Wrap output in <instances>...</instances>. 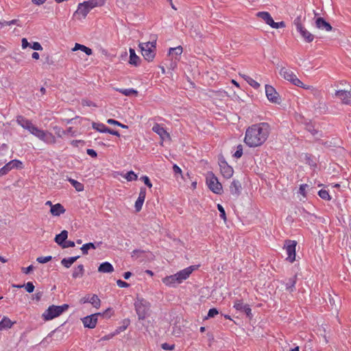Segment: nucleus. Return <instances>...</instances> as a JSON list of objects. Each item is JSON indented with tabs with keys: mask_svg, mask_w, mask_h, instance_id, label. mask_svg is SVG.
<instances>
[{
	"mask_svg": "<svg viewBox=\"0 0 351 351\" xmlns=\"http://www.w3.org/2000/svg\"><path fill=\"white\" fill-rule=\"evenodd\" d=\"M270 130L269 125L265 122L252 125L245 131L244 142L250 147L261 146L268 138Z\"/></svg>",
	"mask_w": 351,
	"mask_h": 351,
	"instance_id": "obj_1",
	"label": "nucleus"
},
{
	"mask_svg": "<svg viewBox=\"0 0 351 351\" xmlns=\"http://www.w3.org/2000/svg\"><path fill=\"white\" fill-rule=\"evenodd\" d=\"M16 122L23 128L28 130L32 135L45 143L48 145H54L56 143L57 139L55 135L47 130L39 129L38 127L34 125L31 121L27 119L24 117H17Z\"/></svg>",
	"mask_w": 351,
	"mask_h": 351,
	"instance_id": "obj_2",
	"label": "nucleus"
},
{
	"mask_svg": "<svg viewBox=\"0 0 351 351\" xmlns=\"http://www.w3.org/2000/svg\"><path fill=\"white\" fill-rule=\"evenodd\" d=\"M279 74L285 80L290 82L296 86L303 88L306 90H309L313 88L311 86L304 84L303 82L297 77L296 75L288 68L282 67L279 71Z\"/></svg>",
	"mask_w": 351,
	"mask_h": 351,
	"instance_id": "obj_3",
	"label": "nucleus"
},
{
	"mask_svg": "<svg viewBox=\"0 0 351 351\" xmlns=\"http://www.w3.org/2000/svg\"><path fill=\"white\" fill-rule=\"evenodd\" d=\"M139 47L143 58L148 62H152L156 56V40L152 42L141 43Z\"/></svg>",
	"mask_w": 351,
	"mask_h": 351,
	"instance_id": "obj_4",
	"label": "nucleus"
},
{
	"mask_svg": "<svg viewBox=\"0 0 351 351\" xmlns=\"http://www.w3.org/2000/svg\"><path fill=\"white\" fill-rule=\"evenodd\" d=\"M69 308L68 304H63L62 306L51 305L43 313L42 317L45 321L51 320L60 316L64 311H66Z\"/></svg>",
	"mask_w": 351,
	"mask_h": 351,
	"instance_id": "obj_5",
	"label": "nucleus"
},
{
	"mask_svg": "<svg viewBox=\"0 0 351 351\" xmlns=\"http://www.w3.org/2000/svg\"><path fill=\"white\" fill-rule=\"evenodd\" d=\"M256 16L272 28L278 29L286 27V24L284 21L274 22L271 14L268 12H259L256 14Z\"/></svg>",
	"mask_w": 351,
	"mask_h": 351,
	"instance_id": "obj_6",
	"label": "nucleus"
},
{
	"mask_svg": "<svg viewBox=\"0 0 351 351\" xmlns=\"http://www.w3.org/2000/svg\"><path fill=\"white\" fill-rule=\"evenodd\" d=\"M206 183L208 188L216 194H221L223 191L222 185L217 178L213 174H208L206 177Z\"/></svg>",
	"mask_w": 351,
	"mask_h": 351,
	"instance_id": "obj_7",
	"label": "nucleus"
},
{
	"mask_svg": "<svg viewBox=\"0 0 351 351\" xmlns=\"http://www.w3.org/2000/svg\"><path fill=\"white\" fill-rule=\"evenodd\" d=\"M135 308L139 319H145L149 314V303L142 300L135 304Z\"/></svg>",
	"mask_w": 351,
	"mask_h": 351,
	"instance_id": "obj_8",
	"label": "nucleus"
},
{
	"mask_svg": "<svg viewBox=\"0 0 351 351\" xmlns=\"http://www.w3.org/2000/svg\"><path fill=\"white\" fill-rule=\"evenodd\" d=\"M297 242L293 240H287L285 241V249L287 255V260L290 263H293L295 261V248Z\"/></svg>",
	"mask_w": 351,
	"mask_h": 351,
	"instance_id": "obj_9",
	"label": "nucleus"
},
{
	"mask_svg": "<svg viewBox=\"0 0 351 351\" xmlns=\"http://www.w3.org/2000/svg\"><path fill=\"white\" fill-rule=\"evenodd\" d=\"M265 95L270 102L274 104L280 103V98L279 94L272 86L268 84L265 85Z\"/></svg>",
	"mask_w": 351,
	"mask_h": 351,
	"instance_id": "obj_10",
	"label": "nucleus"
},
{
	"mask_svg": "<svg viewBox=\"0 0 351 351\" xmlns=\"http://www.w3.org/2000/svg\"><path fill=\"white\" fill-rule=\"evenodd\" d=\"M105 313H102V315H104ZM101 313H94L90 315H88L85 317H84L82 321V323L86 328H95L97 320H98V316L101 315Z\"/></svg>",
	"mask_w": 351,
	"mask_h": 351,
	"instance_id": "obj_11",
	"label": "nucleus"
},
{
	"mask_svg": "<svg viewBox=\"0 0 351 351\" xmlns=\"http://www.w3.org/2000/svg\"><path fill=\"white\" fill-rule=\"evenodd\" d=\"M152 130L159 135L160 138V145L167 139H170V134L166 131L164 127L158 123H155L152 127Z\"/></svg>",
	"mask_w": 351,
	"mask_h": 351,
	"instance_id": "obj_12",
	"label": "nucleus"
},
{
	"mask_svg": "<svg viewBox=\"0 0 351 351\" xmlns=\"http://www.w3.org/2000/svg\"><path fill=\"white\" fill-rule=\"evenodd\" d=\"M91 10L88 8L86 3L84 1L83 3H80L77 5V9L74 13V16L77 17V19L82 20L86 19L87 14L90 12Z\"/></svg>",
	"mask_w": 351,
	"mask_h": 351,
	"instance_id": "obj_13",
	"label": "nucleus"
},
{
	"mask_svg": "<svg viewBox=\"0 0 351 351\" xmlns=\"http://www.w3.org/2000/svg\"><path fill=\"white\" fill-rule=\"evenodd\" d=\"M198 267V265H191L177 272L176 275L180 280V282L182 283L183 281L189 278L193 271L197 269Z\"/></svg>",
	"mask_w": 351,
	"mask_h": 351,
	"instance_id": "obj_14",
	"label": "nucleus"
},
{
	"mask_svg": "<svg viewBox=\"0 0 351 351\" xmlns=\"http://www.w3.org/2000/svg\"><path fill=\"white\" fill-rule=\"evenodd\" d=\"M335 96L339 98L341 103L346 105L351 104V93L345 90H337Z\"/></svg>",
	"mask_w": 351,
	"mask_h": 351,
	"instance_id": "obj_15",
	"label": "nucleus"
},
{
	"mask_svg": "<svg viewBox=\"0 0 351 351\" xmlns=\"http://www.w3.org/2000/svg\"><path fill=\"white\" fill-rule=\"evenodd\" d=\"M162 282L163 284H165L166 286L169 287H175L178 285L181 284L176 274L163 278L162 279Z\"/></svg>",
	"mask_w": 351,
	"mask_h": 351,
	"instance_id": "obj_16",
	"label": "nucleus"
},
{
	"mask_svg": "<svg viewBox=\"0 0 351 351\" xmlns=\"http://www.w3.org/2000/svg\"><path fill=\"white\" fill-rule=\"evenodd\" d=\"M219 166L221 173L225 178L229 179L232 176L234 170L226 162H221Z\"/></svg>",
	"mask_w": 351,
	"mask_h": 351,
	"instance_id": "obj_17",
	"label": "nucleus"
},
{
	"mask_svg": "<svg viewBox=\"0 0 351 351\" xmlns=\"http://www.w3.org/2000/svg\"><path fill=\"white\" fill-rule=\"evenodd\" d=\"M146 197V189L143 187H141L140 189V192L138 194V199L135 202V209L136 212H139L142 209V206L143 205L144 201Z\"/></svg>",
	"mask_w": 351,
	"mask_h": 351,
	"instance_id": "obj_18",
	"label": "nucleus"
},
{
	"mask_svg": "<svg viewBox=\"0 0 351 351\" xmlns=\"http://www.w3.org/2000/svg\"><path fill=\"white\" fill-rule=\"evenodd\" d=\"M315 25L319 29L329 32L332 29V26L326 22L322 17H318L315 20Z\"/></svg>",
	"mask_w": 351,
	"mask_h": 351,
	"instance_id": "obj_19",
	"label": "nucleus"
},
{
	"mask_svg": "<svg viewBox=\"0 0 351 351\" xmlns=\"http://www.w3.org/2000/svg\"><path fill=\"white\" fill-rule=\"evenodd\" d=\"M66 210L64 206L60 204H56L51 206L50 213L53 216H60L65 213Z\"/></svg>",
	"mask_w": 351,
	"mask_h": 351,
	"instance_id": "obj_20",
	"label": "nucleus"
},
{
	"mask_svg": "<svg viewBox=\"0 0 351 351\" xmlns=\"http://www.w3.org/2000/svg\"><path fill=\"white\" fill-rule=\"evenodd\" d=\"M98 271L100 273H112L114 271V267L111 263L104 262L99 266Z\"/></svg>",
	"mask_w": 351,
	"mask_h": 351,
	"instance_id": "obj_21",
	"label": "nucleus"
},
{
	"mask_svg": "<svg viewBox=\"0 0 351 351\" xmlns=\"http://www.w3.org/2000/svg\"><path fill=\"white\" fill-rule=\"evenodd\" d=\"M68 237V232L65 230H62L60 234H57L55 237V242L58 243L59 245L62 246V245L66 241Z\"/></svg>",
	"mask_w": 351,
	"mask_h": 351,
	"instance_id": "obj_22",
	"label": "nucleus"
},
{
	"mask_svg": "<svg viewBox=\"0 0 351 351\" xmlns=\"http://www.w3.org/2000/svg\"><path fill=\"white\" fill-rule=\"evenodd\" d=\"M77 50H81L82 51L84 52L88 56H90L93 54V51L90 48L87 47L86 46L79 44V43H75L74 47L72 49V51H75Z\"/></svg>",
	"mask_w": 351,
	"mask_h": 351,
	"instance_id": "obj_23",
	"label": "nucleus"
},
{
	"mask_svg": "<svg viewBox=\"0 0 351 351\" xmlns=\"http://www.w3.org/2000/svg\"><path fill=\"white\" fill-rule=\"evenodd\" d=\"M240 75L254 88L258 89L260 88L261 84L249 75L245 74H240Z\"/></svg>",
	"mask_w": 351,
	"mask_h": 351,
	"instance_id": "obj_24",
	"label": "nucleus"
},
{
	"mask_svg": "<svg viewBox=\"0 0 351 351\" xmlns=\"http://www.w3.org/2000/svg\"><path fill=\"white\" fill-rule=\"evenodd\" d=\"M301 36L307 43H311L314 40V36L308 32L305 27L299 31Z\"/></svg>",
	"mask_w": 351,
	"mask_h": 351,
	"instance_id": "obj_25",
	"label": "nucleus"
},
{
	"mask_svg": "<svg viewBox=\"0 0 351 351\" xmlns=\"http://www.w3.org/2000/svg\"><path fill=\"white\" fill-rule=\"evenodd\" d=\"M84 273V269L83 265H79L77 267H74L72 277L75 279L82 278Z\"/></svg>",
	"mask_w": 351,
	"mask_h": 351,
	"instance_id": "obj_26",
	"label": "nucleus"
},
{
	"mask_svg": "<svg viewBox=\"0 0 351 351\" xmlns=\"http://www.w3.org/2000/svg\"><path fill=\"white\" fill-rule=\"evenodd\" d=\"M130 64L137 66L139 64L140 58L136 54L134 49L130 48Z\"/></svg>",
	"mask_w": 351,
	"mask_h": 351,
	"instance_id": "obj_27",
	"label": "nucleus"
},
{
	"mask_svg": "<svg viewBox=\"0 0 351 351\" xmlns=\"http://www.w3.org/2000/svg\"><path fill=\"white\" fill-rule=\"evenodd\" d=\"M241 185L238 181L233 180L230 186V191L232 195H238L240 193Z\"/></svg>",
	"mask_w": 351,
	"mask_h": 351,
	"instance_id": "obj_28",
	"label": "nucleus"
},
{
	"mask_svg": "<svg viewBox=\"0 0 351 351\" xmlns=\"http://www.w3.org/2000/svg\"><path fill=\"white\" fill-rule=\"evenodd\" d=\"M79 256L69 257L68 258H63L61 261V264L66 268H69L78 258Z\"/></svg>",
	"mask_w": 351,
	"mask_h": 351,
	"instance_id": "obj_29",
	"label": "nucleus"
},
{
	"mask_svg": "<svg viewBox=\"0 0 351 351\" xmlns=\"http://www.w3.org/2000/svg\"><path fill=\"white\" fill-rule=\"evenodd\" d=\"M67 180L71 183V184L75 188V189L77 192H82L84 189V184L73 178H68Z\"/></svg>",
	"mask_w": 351,
	"mask_h": 351,
	"instance_id": "obj_30",
	"label": "nucleus"
},
{
	"mask_svg": "<svg viewBox=\"0 0 351 351\" xmlns=\"http://www.w3.org/2000/svg\"><path fill=\"white\" fill-rule=\"evenodd\" d=\"M84 2L92 10L96 7L102 6L105 3V0H88Z\"/></svg>",
	"mask_w": 351,
	"mask_h": 351,
	"instance_id": "obj_31",
	"label": "nucleus"
},
{
	"mask_svg": "<svg viewBox=\"0 0 351 351\" xmlns=\"http://www.w3.org/2000/svg\"><path fill=\"white\" fill-rule=\"evenodd\" d=\"M13 325V322L7 317H3L0 322V330L10 328Z\"/></svg>",
	"mask_w": 351,
	"mask_h": 351,
	"instance_id": "obj_32",
	"label": "nucleus"
},
{
	"mask_svg": "<svg viewBox=\"0 0 351 351\" xmlns=\"http://www.w3.org/2000/svg\"><path fill=\"white\" fill-rule=\"evenodd\" d=\"M115 90L121 93V94L125 96H130L132 95H136L138 94V91L133 88H114Z\"/></svg>",
	"mask_w": 351,
	"mask_h": 351,
	"instance_id": "obj_33",
	"label": "nucleus"
},
{
	"mask_svg": "<svg viewBox=\"0 0 351 351\" xmlns=\"http://www.w3.org/2000/svg\"><path fill=\"white\" fill-rule=\"evenodd\" d=\"M93 307L98 309L101 306V300L99 297L96 294H92L91 297H90V302Z\"/></svg>",
	"mask_w": 351,
	"mask_h": 351,
	"instance_id": "obj_34",
	"label": "nucleus"
},
{
	"mask_svg": "<svg viewBox=\"0 0 351 351\" xmlns=\"http://www.w3.org/2000/svg\"><path fill=\"white\" fill-rule=\"evenodd\" d=\"M183 49L182 46H178L176 47L169 49V55L176 56L175 58L177 59L178 56H180L182 53Z\"/></svg>",
	"mask_w": 351,
	"mask_h": 351,
	"instance_id": "obj_35",
	"label": "nucleus"
},
{
	"mask_svg": "<svg viewBox=\"0 0 351 351\" xmlns=\"http://www.w3.org/2000/svg\"><path fill=\"white\" fill-rule=\"evenodd\" d=\"M90 249H93V250L96 249V246L93 243H85L80 248V250L84 255L88 254V250H90Z\"/></svg>",
	"mask_w": 351,
	"mask_h": 351,
	"instance_id": "obj_36",
	"label": "nucleus"
},
{
	"mask_svg": "<svg viewBox=\"0 0 351 351\" xmlns=\"http://www.w3.org/2000/svg\"><path fill=\"white\" fill-rule=\"evenodd\" d=\"M93 128L101 133H106L108 127L104 123H93Z\"/></svg>",
	"mask_w": 351,
	"mask_h": 351,
	"instance_id": "obj_37",
	"label": "nucleus"
},
{
	"mask_svg": "<svg viewBox=\"0 0 351 351\" xmlns=\"http://www.w3.org/2000/svg\"><path fill=\"white\" fill-rule=\"evenodd\" d=\"M13 169L12 162L10 161L1 168L0 169V176H4L7 174L10 171Z\"/></svg>",
	"mask_w": 351,
	"mask_h": 351,
	"instance_id": "obj_38",
	"label": "nucleus"
},
{
	"mask_svg": "<svg viewBox=\"0 0 351 351\" xmlns=\"http://www.w3.org/2000/svg\"><path fill=\"white\" fill-rule=\"evenodd\" d=\"M123 177L128 182L136 180L138 178V176L133 171H128L125 174L123 175Z\"/></svg>",
	"mask_w": 351,
	"mask_h": 351,
	"instance_id": "obj_39",
	"label": "nucleus"
},
{
	"mask_svg": "<svg viewBox=\"0 0 351 351\" xmlns=\"http://www.w3.org/2000/svg\"><path fill=\"white\" fill-rule=\"evenodd\" d=\"M53 130L55 132V134L58 138H62L64 135H66V132L60 126L55 125L53 126Z\"/></svg>",
	"mask_w": 351,
	"mask_h": 351,
	"instance_id": "obj_40",
	"label": "nucleus"
},
{
	"mask_svg": "<svg viewBox=\"0 0 351 351\" xmlns=\"http://www.w3.org/2000/svg\"><path fill=\"white\" fill-rule=\"evenodd\" d=\"M318 195L322 199L324 200L329 201L331 199V197L329 195L328 191L325 189H321L320 191H319Z\"/></svg>",
	"mask_w": 351,
	"mask_h": 351,
	"instance_id": "obj_41",
	"label": "nucleus"
},
{
	"mask_svg": "<svg viewBox=\"0 0 351 351\" xmlns=\"http://www.w3.org/2000/svg\"><path fill=\"white\" fill-rule=\"evenodd\" d=\"M107 123L108 124H110V125H118L122 128H128V126L127 125H124L120 122H119L118 121H116L114 119H109L107 120Z\"/></svg>",
	"mask_w": 351,
	"mask_h": 351,
	"instance_id": "obj_42",
	"label": "nucleus"
},
{
	"mask_svg": "<svg viewBox=\"0 0 351 351\" xmlns=\"http://www.w3.org/2000/svg\"><path fill=\"white\" fill-rule=\"evenodd\" d=\"M295 278H296L295 277H293L289 280V282L286 285V288L287 290H289L290 291H293V288L295 287V282H296Z\"/></svg>",
	"mask_w": 351,
	"mask_h": 351,
	"instance_id": "obj_43",
	"label": "nucleus"
},
{
	"mask_svg": "<svg viewBox=\"0 0 351 351\" xmlns=\"http://www.w3.org/2000/svg\"><path fill=\"white\" fill-rule=\"evenodd\" d=\"M246 304H244L243 302L240 300H237L234 303V308L237 309V311H242L243 310V306H245Z\"/></svg>",
	"mask_w": 351,
	"mask_h": 351,
	"instance_id": "obj_44",
	"label": "nucleus"
},
{
	"mask_svg": "<svg viewBox=\"0 0 351 351\" xmlns=\"http://www.w3.org/2000/svg\"><path fill=\"white\" fill-rule=\"evenodd\" d=\"M18 21H19L16 19H13V20L9 21H0V25L1 27H5V26H10L12 25H16Z\"/></svg>",
	"mask_w": 351,
	"mask_h": 351,
	"instance_id": "obj_45",
	"label": "nucleus"
},
{
	"mask_svg": "<svg viewBox=\"0 0 351 351\" xmlns=\"http://www.w3.org/2000/svg\"><path fill=\"white\" fill-rule=\"evenodd\" d=\"M52 259L51 256H39L36 258V261L39 263H46L49 261H50Z\"/></svg>",
	"mask_w": 351,
	"mask_h": 351,
	"instance_id": "obj_46",
	"label": "nucleus"
},
{
	"mask_svg": "<svg viewBox=\"0 0 351 351\" xmlns=\"http://www.w3.org/2000/svg\"><path fill=\"white\" fill-rule=\"evenodd\" d=\"M243 155V146L239 145L237 147V151L234 154V156L237 158H239Z\"/></svg>",
	"mask_w": 351,
	"mask_h": 351,
	"instance_id": "obj_47",
	"label": "nucleus"
},
{
	"mask_svg": "<svg viewBox=\"0 0 351 351\" xmlns=\"http://www.w3.org/2000/svg\"><path fill=\"white\" fill-rule=\"evenodd\" d=\"M217 209L219 210V211L220 213V217L226 221V212H225L223 207L221 204H218Z\"/></svg>",
	"mask_w": 351,
	"mask_h": 351,
	"instance_id": "obj_48",
	"label": "nucleus"
},
{
	"mask_svg": "<svg viewBox=\"0 0 351 351\" xmlns=\"http://www.w3.org/2000/svg\"><path fill=\"white\" fill-rule=\"evenodd\" d=\"M118 334H119V330H116L114 332L108 334V335H106L102 337L101 340H103V341L109 340V339H112L113 337H114L115 335H117Z\"/></svg>",
	"mask_w": 351,
	"mask_h": 351,
	"instance_id": "obj_49",
	"label": "nucleus"
},
{
	"mask_svg": "<svg viewBox=\"0 0 351 351\" xmlns=\"http://www.w3.org/2000/svg\"><path fill=\"white\" fill-rule=\"evenodd\" d=\"M219 312L217 308H210L208 312L206 317V319L214 317L215 315H218Z\"/></svg>",
	"mask_w": 351,
	"mask_h": 351,
	"instance_id": "obj_50",
	"label": "nucleus"
},
{
	"mask_svg": "<svg viewBox=\"0 0 351 351\" xmlns=\"http://www.w3.org/2000/svg\"><path fill=\"white\" fill-rule=\"evenodd\" d=\"M82 105L83 106H88V107H97V105L88 99H82Z\"/></svg>",
	"mask_w": 351,
	"mask_h": 351,
	"instance_id": "obj_51",
	"label": "nucleus"
},
{
	"mask_svg": "<svg viewBox=\"0 0 351 351\" xmlns=\"http://www.w3.org/2000/svg\"><path fill=\"white\" fill-rule=\"evenodd\" d=\"M11 162L12 164L13 169L14 168H16V169L22 168L23 163L21 160L15 159V160H11Z\"/></svg>",
	"mask_w": 351,
	"mask_h": 351,
	"instance_id": "obj_52",
	"label": "nucleus"
},
{
	"mask_svg": "<svg viewBox=\"0 0 351 351\" xmlns=\"http://www.w3.org/2000/svg\"><path fill=\"white\" fill-rule=\"evenodd\" d=\"M24 287L28 293H32L34 290V285L32 282H28Z\"/></svg>",
	"mask_w": 351,
	"mask_h": 351,
	"instance_id": "obj_53",
	"label": "nucleus"
},
{
	"mask_svg": "<svg viewBox=\"0 0 351 351\" xmlns=\"http://www.w3.org/2000/svg\"><path fill=\"white\" fill-rule=\"evenodd\" d=\"M161 348L165 350H173L175 348V345L164 343L161 345Z\"/></svg>",
	"mask_w": 351,
	"mask_h": 351,
	"instance_id": "obj_54",
	"label": "nucleus"
},
{
	"mask_svg": "<svg viewBox=\"0 0 351 351\" xmlns=\"http://www.w3.org/2000/svg\"><path fill=\"white\" fill-rule=\"evenodd\" d=\"M294 25L296 27L297 30L299 32L304 27L302 25L300 19L298 17L294 20Z\"/></svg>",
	"mask_w": 351,
	"mask_h": 351,
	"instance_id": "obj_55",
	"label": "nucleus"
},
{
	"mask_svg": "<svg viewBox=\"0 0 351 351\" xmlns=\"http://www.w3.org/2000/svg\"><path fill=\"white\" fill-rule=\"evenodd\" d=\"M141 179L143 181V182L145 183V184L146 186H147L149 188H152V184L149 180V178H148V176H143L141 178Z\"/></svg>",
	"mask_w": 351,
	"mask_h": 351,
	"instance_id": "obj_56",
	"label": "nucleus"
},
{
	"mask_svg": "<svg viewBox=\"0 0 351 351\" xmlns=\"http://www.w3.org/2000/svg\"><path fill=\"white\" fill-rule=\"evenodd\" d=\"M30 47L34 50L36 51H41L43 50V47L38 42H34L32 43V45H30Z\"/></svg>",
	"mask_w": 351,
	"mask_h": 351,
	"instance_id": "obj_57",
	"label": "nucleus"
},
{
	"mask_svg": "<svg viewBox=\"0 0 351 351\" xmlns=\"http://www.w3.org/2000/svg\"><path fill=\"white\" fill-rule=\"evenodd\" d=\"M308 187V185L304 184H301L300 186V189H299V191H300V193L303 196V197H306V190Z\"/></svg>",
	"mask_w": 351,
	"mask_h": 351,
	"instance_id": "obj_58",
	"label": "nucleus"
},
{
	"mask_svg": "<svg viewBox=\"0 0 351 351\" xmlns=\"http://www.w3.org/2000/svg\"><path fill=\"white\" fill-rule=\"evenodd\" d=\"M91 295H92V294H86V295H84L83 298H82L80 300V304L89 303V302H90V297H91Z\"/></svg>",
	"mask_w": 351,
	"mask_h": 351,
	"instance_id": "obj_59",
	"label": "nucleus"
},
{
	"mask_svg": "<svg viewBox=\"0 0 351 351\" xmlns=\"http://www.w3.org/2000/svg\"><path fill=\"white\" fill-rule=\"evenodd\" d=\"M75 246L74 241H66L62 245V248H67V247H73Z\"/></svg>",
	"mask_w": 351,
	"mask_h": 351,
	"instance_id": "obj_60",
	"label": "nucleus"
},
{
	"mask_svg": "<svg viewBox=\"0 0 351 351\" xmlns=\"http://www.w3.org/2000/svg\"><path fill=\"white\" fill-rule=\"evenodd\" d=\"M117 285H118V287H119L121 288H125V287H129V284L128 282L123 281L121 280H117Z\"/></svg>",
	"mask_w": 351,
	"mask_h": 351,
	"instance_id": "obj_61",
	"label": "nucleus"
},
{
	"mask_svg": "<svg viewBox=\"0 0 351 351\" xmlns=\"http://www.w3.org/2000/svg\"><path fill=\"white\" fill-rule=\"evenodd\" d=\"M241 311H244L248 317L252 315V310L248 304H246L245 306H243V310Z\"/></svg>",
	"mask_w": 351,
	"mask_h": 351,
	"instance_id": "obj_62",
	"label": "nucleus"
},
{
	"mask_svg": "<svg viewBox=\"0 0 351 351\" xmlns=\"http://www.w3.org/2000/svg\"><path fill=\"white\" fill-rule=\"evenodd\" d=\"M86 153L88 155H89L90 156H91L93 158H96L97 156V152L93 149H88L86 150Z\"/></svg>",
	"mask_w": 351,
	"mask_h": 351,
	"instance_id": "obj_63",
	"label": "nucleus"
},
{
	"mask_svg": "<svg viewBox=\"0 0 351 351\" xmlns=\"http://www.w3.org/2000/svg\"><path fill=\"white\" fill-rule=\"evenodd\" d=\"M21 46L23 49H26L27 47H30V44L25 38H22Z\"/></svg>",
	"mask_w": 351,
	"mask_h": 351,
	"instance_id": "obj_64",
	"label": "nucleus"
}]
</instances>
